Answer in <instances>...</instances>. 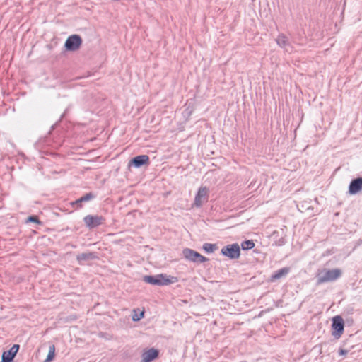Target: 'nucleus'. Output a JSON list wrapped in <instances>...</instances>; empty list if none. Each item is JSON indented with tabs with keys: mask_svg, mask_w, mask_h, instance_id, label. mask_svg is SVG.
Returning a JSON list of instances; mask_svg holds the SVG:
<instances>
[{
	"mask_svg": "<svg viewBox=\"0 0 362 362\" xmlns=\"http://www.w3.org/2000/svg\"><path fill=\"white\" fill-rule=\"evenodd\" d=\"M93 197H94V195L92 193H88V194H85L84 196L81 197L80 199L72 202L71 204L74 205V204H77L78 202H88V201L92 199Z\"/></svg>",
	"mask_w": 362,
	"mask_h": 362,
	"instance_id": "16",
	"label": "nucleus"
},
{
	"mask_svg": "<svg viewBox=\"0 0 362 362\" xmlns=\"http://www.w3.org/2000/svg\"><path fill=\"white\" fill-rule=\"evenodd\" d=\"M241 247L243 250L252 249L255 247V243L252 240H245L242 243Z\"/></svg>",
	"mask_w": 362,
	"mask_h": 362,
	"instance_id": "17",
	"label": "nucleus"
},
{
	"mask_svg": "<svg viewBox=\"0 0 362 362\" xmlns=\"http://www.w3.org/2000/svg\"><path fill=\"white\" fill-rule=\"evenodd\" d=\"M55 357V346L54 345H51L49 348V352L44 362H51Z\"/></svg>",
	"mask_w": 362,
	"mask_h": 362,
	"instance_id": "15",
	"label": "nucleus"
},
{
	"mask_svg": "<svg viewBox=\"0 0 362 362\" xmlns=\"http://www.w3.org/2000/svg\"><path fill=\"white\" fill-rule=\"evenodd\" d=\"M134 314L132 315V320L134 321H138L144 317V312L141 311L139 314L136 313V310H134Z\"/></svg>",
	"mask_w": 362,
	"mask_h": 362,
	"instance_id": "20",
	"label": "nucleus"
},
{
	"mask_svg": "<svg viewBox=\"0 0 362 362\" xmlns=\"http://www.w3.org/2000/svg\"><path fill=\"white\" fill-rule=\"evenodd\" d=\"M203 249L206 252H213L216 249V245L215 244L205 243L203 245Z\"/></svg>",
	"mask_w": 362,
	"mask_h": 362,
	"instance_id": "18",
	"label": "nucleus"
},
{
	"mask_svg": "<svg viewBox=\"0 0 362 362\" xmlns=\"http://www.w3.org/2000/svg\"><path fill=\"white\" fill-rule=\"evenodd\" d=\"M83 221L88 228H93L103 224L105 218L102 216L87 215L83 218Z\"/></svg>",
	"mask_w": 362,
	"mask_h": 362,
	"instance_id": "4",
	"label": "nucleus"
},
{
	"mask_svg": "<svg viewBox=\"0 0 362 362\" xmlns=\"http://www.w3.org/2000/svg\"><path fill=\"white\" fill-rule=\"evenodd\" d=\"M184 257L193 262L202 263L208 260V259L199 252L189 248H186L183 250Z\"/></svg>",
	"mask_w": 362,
	"mask_h": 362,
	"instance_id": "5",
	"label": "nucleus"
},
{
	"mask_svg": "<svg viewBox=\"0 0 362 362\" xmlns=\"http://www.w3.org/2000/svg\"><path fill=\"white\" fill-rule=\"evenodd\" d=\"M149 163V157L147 155H141L132 158L129 163V167L133 165L136 168H139L144 165H148Z\"/></svg>",
	"mask_w": 362,
	"mask_h": 362,
	"instance_id": "8",
	"label": "nucleus"
},
{
	"mask_svg": "<svg viewBox=\"0 0 362 362\" xmlns=\"http://www.w3.org/2000/svg\"><path fill=\"white\" fill-rule=\"evenodd\" d=\"M362 190V177L353 180L349 187V192L351 194H356Z\"/></svg>",
	"mask_w": 362,
	"mask_h": 362,
	"instance_id": "11",
	"label": "nucleus"
},
{
	"mask_svg": "<svg viewBox=\"0 0 362 362\" xmlns=\"http://www.w3.org/2000/svg\"><path fill=\"white\" fill-rule=\"evenodd\" d=\"M159 281V286H163V285H168L170 284L176 283L177 282L178 279L175 276H167L165 274H159L158 275Z\"/></svg>",
	"mask_w": 362,
	"mask_h": 362,
	"instance_id": "12",
	"label": "nucleus"
},
{
	"mask_svg": "<svg viewBox=\"0 0 362 362\" xmlns=\"http://www.w3.org/2000/svg\"><path fill=\"white\" fill-rule=\"evenodd\" d=\"M276 42L279 45L284 47L287 44L286 37L284 35H279L276 39Z\"/></svg>",
	"mask_w": 362,
	"mask_h": 362,
	"instance_id": "19",
	"label": "nucleus"
},
{
	"mask_svg": "<svg viewBox=\"0 0 362 362\" xmlns=\"http://www.w3.org/2000/svg\"><path fill=\"white\" fill-rule=\"evenodd\" d=\"M82 43V40L79 35H73L68 37L65 42V47L67 50H77Z\"/></svg>",
	"mask_w": 362,
	"mask_h": 362,
	"instance_id": "7",
	"label": "nucleus"
},
{
	"mask_svg": "<svg viewBox=\"0 0 362 362\" xmlns=\"http://www.w3.org/2000/svg\"><path fill=\"white\" fill-rule=\"evenodd\" d=\"M209 197V189L206 187H201L195 196L194 206L200 207L207 202Z\"/></svg>",
	"mask_w": 362,
	"mask_h": 362,
	"instance_id": "6",
	"label": "nucleus"
},
{
	"mask_svg": "<svg viewBox=\"0 0 362 362\" xmlns=\"http://www.w3.org/2000/svg\"><path fill=\"white\" fill-rule=\"evenodd\" d=\"M221 252L230 259H238L240 255V246L238 243L228 245L222 247Z\"/></svg>",
	"mask_w": 362,
	"mask_h": 362,
	"instance_id": "2",
	"label": "nucleus"
},
{
	"mask_svg": "<svg viewBox=\"0 0 362 362\" xmlns=\"http://www.w3.org/2000/svg\"><path fill=\"white\" fill-rule=\"evenodd\" d=\"M347 352H348V351H347L346 350H344V349H341V350L339 351V354H340L341 355L346 354Z\"/></svg>",
	"mask_w": 362,
	"mask_h": 362,
	"instance_id": "22",
	"label": "nucleus"
},
{
	"mask_svg": "<svg viewBox=\"0 0 362 362\" xmlns=\"http://www.w3.org/2000/svg\"><path fill=\"white\" fill-rule=\"evenodd\" d=\"M19 350V345L14 344L8 351H4L2 354L3 362H11Z\"/></svg>",
	"mask_w": 362,
	"mask_h": 362,
	"instance_id": "9",
	"label": "nucleus"
},
{
	"mask_svg": "<svg viewBox=\"0 0 362 362\" xmlns=\"http://www.w3.org/2000/svg\"><path fill=\"white\" fill-rule=\"evenodd\" d=\"M158 356V351L155 349H150L143 352L141 362H151Z\"/></svg>",
	"mask_w": 362,
	"mask_h": 362,
	"instance_id": "10",
	"label": "nucleus"
},
{
	"mask_svg": "<svg viewBox=\"0 0 362 362\" xmlns=\"http://www.w3.org/2000/svg\"><path fill=\"white\" fill-rule=\"evenodd\" d=\"M81 202H78V203L76 204L78 206V207H81Z\"/></svg>",
	"mask_w": 362,
	"mask_h": 362,
	"instance_id": "23",
	"label": "nucleus"
},
{
	"mask_svg": "<svg viewBox=\"0 0 362 362\" xmlns=\"http://www.w3.org/2000/svg\"><path fill=\"white\" fill-rule=\"evenodd\" d=\"M28 221L29 222H34V223H38L40 224V221L39 220V218L37 217V216H29L28 218Z\"/></svg>",
	"mask_w": 362,
	"mask_h": 362,
	"instance_id": "21",
	"label": "nucleus"
},
{
	"mask_svg": "<svg viewBox=\"0 0 362 362\" xmlns=\"http://www.w3.org/2000/svg\"><path fill=\"white\" fill-rule=\"evenodd\" d=\"M144 279L146 283L153 284V285H159V283H160L159 281L158 275H157L156 276H145Z\"/></svg>",
	"mask_w": 362,
	"mask_h": 362,
	"instance_id": "14",
	"label": "nucleus"
},
{
	"mask_svg": "<svg viewBox=\"0 0 362 362\" xmlns=\"http://www.w3.org/2000/svg\"><path fill=\"white\" fill-rule=\"evenodd\" d=\"M289 271L290 269L288 267H284L278 270L271 276V281H274L275 280L286 276L289 272Z\"/></svg>",
	"mask_w": 362,
	"mask_h": 362,
	"instance_id": "13",
	"label": "nucleus"
},
{
	"mask_svg": "<svg viewBox=\"0 0 362 362\" xmlns=\"http://www.w3.org/2000/svg\"><path fill=\"white\" fill-rule=\"evenodd\" d=\"M344 322L343 318L337 315L332 318V328L333 329L332 331V335L339 338L344 332Z\"/></svg>",
	"mask_w": 362,
	"mask_h": 362,
	"instance_id": "3",
	"label": "nucleus"
},
{
	"mask_svg": "<svg viewBox=\"0 0 362 362\" xmlns=\"http://www.w3.org/2000/svg\"><path fill=\"white\" fill-rule=\"evenodd\" d=\"M341 270L340 269H323L318 271L317 274V284H322L324 283L334 281L341 276Z\"/></svg>",
	"mask_w": 362,
	"mask_h": 362,
	"instance_id": "1",
	"label": "nucleus"
}]
</instances>
